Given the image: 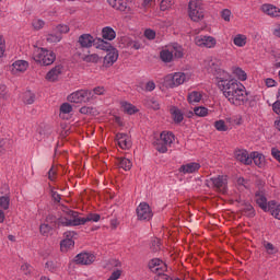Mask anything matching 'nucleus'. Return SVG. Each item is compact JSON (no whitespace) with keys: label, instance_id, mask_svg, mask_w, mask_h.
I'll list each match as a JSON object with an SVG mask.
<instances>
[{"label":"nucleus","instance_id":"42","mask_svg":"<svg viewBox=\"0 0 280 280\" xmlns=\"http://www.w3.org/2000/svg\"><path fill=\"white\" fill-rule=\"evenodd\" d=\"M73 110V107L69 103H63L60 106V117H65V115H69Z\"/></svg>","mask_w":280,"mask_h":280},{"label":"nucleus","instance_id":"17","mask_svg":"<svg viewBox=\"0 0 280 280\" xmlns=\"http://www.w3.org/2000/svg\"><path fill=\"white\" fill-rule=\"evenodd\" d=\"M28 67H30V63L27 61L16 60L11 65L10 71L13 75H19V73H25Z\"/></svg>","mask_w":280,"mask_h":280},{"label":"nucleus","instance_id":"26","mask_svg":"<svg viewBox=\"0 0 280 280\" xmlns=\"http://www.w3.org/2000/svg\"><path fill=\"white\" fill-rule=\"evenodd\" d=\"M170 113H171V117L175 124H180V121H183V119H185V115L183 114V112L180 109H178V107H175V106L171 107Z\"/></svg>","mask_w":280,"mask_h":280},{"label":"nucleus","instance_id":"39","mask_svg":"<svg viewBox=\"0 0 280 280\" xmlns=\"http://www.w3.org/2000/svg\"><path fill=\"white\" fill-rule=\"evenodd\" d=\"M118 166L121 168V170H125V172H128L132 168V162L126 158H120L118 160Z\"/></svg>","mask_w":280,"mask_h":280},{"label":"nucleus","instance_id":"11","mask_svg":"<svg viewBox=\"0 0 280 280\" xmlns=\"http://www.w3.org/2000/svg\"><path fill=\"white\" fill-rule=\"evenodd\" d=\"M136 213L138 220H140L141 222H150V220H152V218L154 217L152 208H150V205H148V202H140L136 209Z\"/></svg>","mask_w":280,"mask_h":280},{"label":"nucleus","instance_id":"58","mask_svg":"<svg viewBox=\"0 0 280 280\" xmlns=\"http://www.w3.org/2000/svg\"><path fill=\"white\" fill-rule=\"evenodd\" d=\"M237 185L238 187H245V189L248 188V182L244 177L237 179Z\"/></svg>","mask_w":280,"mask_h":280},{"label":"nucleus","instance_id":"13","mask_svg":"<svg viewBox=\"0 0 280 280\" xmlns=\"http://www.w3.org/2000/svg\"><path fill=\"white\" fill-rule=\"evenodd\" d=\"M197 47H206V49H213L218 45V40L213 36L201 35L195 38Z\"/></svg>","mask_w":280,"mask_h":280},{"label":"nucleus","instance_id":"7","mask_svg":"<svg viewBox=\"0 0 280 280\" xmlns=\"http://www.w3.org/2000/svg\"><path fill=\"white\" fill-rule=\"evenodd\" d=\"M188 16L194 23H200L205 19L202 0H190L188 3Z\"/></svg>","mask_w":280,"mask_h":280},{"label":"nucleus","instance_id":"51","mask_svg":"<svg viewBox=\"0 0 280 280\" xmlns=\"http://www.w3.org/2000/svg\"><path fill=\"white\" fill-rule=\"evenodd\" d=\"M144 36H145V38H148V40H154L156 38V32L148 28L144 31Z\"/></svg>","mask_w":280,"mask_h":280},{"label":"nucleus","instance_id":"30","mask_svg":"<svg viewBox=\"0 0 280 280\" xmlns=\"http://www.w3.org/2000/svg\"><path fill=\"white\" fill-rule=\"evenodd\" d=\"M20 98L24 104H34L36 95L32 91L27 90L21 94Z\"/></svg>","mask_w":280,"mask_h":280},{"label":"nucleus","instance_id":"49","mask_svg":"<svg viewBox=\"0 0 280 280\" xmlns=\"http://www.w3.org/2000/svg\"><path fill=\"white\" fill-rule=\"evenodd\" d=\"M232 12L229 9H223L221 11V19H223V21H225L226 23H229L231 21V16H232Z\"/></svg>","mask_w":280,"mask_h":280},{"label":"nucleus","instance_id":"23","mask_svg":"<svg viewBox=\"0 0 280 280\" xmlns=\"http://www.w3.org/2000/svg\"><path fill=\"white\" fill-rule=\"evenodd\" d=\"M261 11L267 14L268 16H272L273 19H277L280 16V9L279 7H275L273 4H262Z\"/></svg>","mask_w":280,"mask_h":280},{"label":"nucleus","instance_id":"21","mask_svg":"<svg viewBox=\"0 0 280 280\" xmlns=\"http://www.w3.org/2000/svg\"><path fill=\"white\" fill-rule=\"evenodd\" d=\"M255 200L258 207L262 209V211H268L270 209V202L266 198V194L261 190L257 191L255 195Z\"/></svg>","mask_w":280,"mask_h":280},{"label":"nucleus","instance_id":"56","mask_svg":"<svg viewBox=\"0 0 280 280\" xmlns=\"http://www.w3.org/2000/svg\"><path fill=\"white\" fill-rule=\"evenodd\" d=\"M271 156H273L276 159V161H278V163H280V151L277 148H272L271 149Z\"/></svg>","mask_w":280,"mask_h":280},{"label":"nucleus","instance_id":"28","mask_svg":"<svg viewBox=\"0 0 280 280\" xmlns=\"http://www.w3.org/2000/svg\"><path fill=\"white\" fill-rule=\"evenodd\" d=\"M60 219H58L55 224H49V223H43L40 226H39V232L42 235H49L51 229H54V226H56V224L58 226H62V224L60 222H58Z\"/></svg>","mask_w":280,"mask_h":280},{"label":"nucleus","instance_id":"1","mask_svg":"<svg viewBox=\"0 0 280 280\" xmlns=\"http://www.w3.org/2000/svg\"><path fill=\"white\" fill-rule=\"evenodd\" d=\"M217 86H219L224 97L228 98V102L233 104V106H244V104L248 102L246 88L235 79L225 78L219 80Z\"/></svg>","mask_w":280,"mask_h":280},{"label":"nucleus","instance_id":"19","mask_svg":"<svg viewBox=\"0 0 280 280\" xmlns=\"http://www.w3.org/2000/svg\"><path fill=\"white\" fill-rule=\"evenodd\" d=\"M234 158L236 161H240V163H243L244 165H252L253 164V158L248 154V151L244 149H237L234 152Z\"/></svg>","mask_w":280,"mask_h":280},{"label":"nucleus","instance_id":"31","mask_svg":"<svg viewBox=\"0 0 280 280\" xmlns=\"http://www.w3.org/2000/svg\"><path fill=\"white\" fill-rule=\"evenodd\" d=\"M233 43L236 47H246V43H248V37L244 34H237L234 36Z\"/></svg>","mask_w":280,"mask_h":280},{"label":"nucleus","instance_id":"8","mask_svg":"<svg viewBox=\"0 0 280 280\" xmlns=\"http://www.w3.org/2000/svg\"><path fill=\"white\" fill-rule=\"evenodd\" d=\"M206 185L220 194H226V190L229 189V178L226 175L210 177L206 180Z\"/></svg>","mask_w":280,"mask_h":280},{"label":"nucleus","instance_id":"50","mask_svg":"<svg viewBox=\"0 0 280 280\" xmlns=\"http://www.w3.org/2000/svg\"><path fill=\"white\" fill-rule=\"evenodd\" d=\"M148 106H150V108H153V110H159V108H161V104H159V101L156 98L149 100Z\"/></svg>","mask_w":280,"mask_h":280},{"label":"nucleus","instance_id":"59","mask_svg":"<svg viewBox=\"0 0 280 280\" xmlns=\"http://www.w3.org/2000/svg\"><path fill=\"white\" fill-rule=\"evenodd\" d=\"M121 277V270L114 271L107 280H117Z\"/></svg>","mask_w":280,"mask_h":280},{"label":"nucleus","instance_id":"64","mask_svg":"<svg viewBox=\"0 0 280 280\" xmlns=\"http://www.w3.org/2000/svg\"><path fill=\"white\" fill-rule=\"evenodd\" d=\"M152 246H154L153 250H159V248H161V240L155 238V240L152 242Z\"/></svg>","mask_w":280,"mask_h":280},{"label":"nucleus","instance_id":"63","mask_svg":"<svg viewBox=\"0 0 280 280\" xmlns=\"http://www.w3.org/2000/svg\"><path fill=\"white\" fill-rule=\"evenodd\" d=\"M265 84L270 89L272 86H277V81H275L273 79H266Z\"/></svg>","mask_w":280,"mask_h":280},{"label":"nucleus","instance_id":"25","mask_svg":"<svg viewBox=\"0 0 280 280\" xmlns=\"http://www.w3.org/2000/svg\"><path fill=\"white\" fill-rule=\"evenodd\" d=\"M262 248L265 249L266 255L269 257H275V255L279 253V248L268 241L262 242Z\"/></svg>","mask_w":280,"mask_h":280},{"label":"nucleus","instance_id":"36","mask_svg":"<svg viewBox=\"0 0 280 280\" xmlns=\"http://www.w3.org/2000/svg\"><path fill=\"white\" fill-rule=\"evenodd\" d=\"M271 215L276 218L277 220H280V206L277 205L275 201H269V209Z\"/></svg>","mask_w":280,"mask_h":280},{"label":"nucleus","instance_id":"35","mask_svg":"<svg viewBox=\"0 0 280 280\" xmlns=\"http://www.w3.org/2000/svg\"><path fill=\"white\" fill-rule=\"evenodd\" d=\"M121 108H122L124 113H127V115H135V113H139V109L137 108V106H135L128 102H122Z\"/></svg>","mask_w":280,"mask_h":280},{"label":"nucleus","instance_id":"24","mask_svg":"<svg viewBox=\"0 0 280 280\" xmlns=\"http://www.w3.org/2000/svg\"><path fill=\"white\" fill-rule=\"evenodd\" d=\"M62 73V67L61 66H56L52 68L47 74H46V80L49 82H56L58 80L59 75Z\"/></svg>","mask_w":280,"mask_h":280},{"label":"nucleus","instance_id":"38","mask_svg":"<svg viewBox=\"0 0 280 280\" xmlns=\"http://www.w3.org/2000/svg\"><path fill=\"white\" fill-rule=\"evenodd\" d=\"M73 246H75V242H73V240L71 238H65L60 243V248L62 253H67V250H70V248H73Z\"/></svg>","mask_w":280,"mask_h":280},{"label":"nucleus","instance_id":"6","mask_svg":"<svg viewBox=\"0 0 280 280\" xmlns=\"http://www.w3.org/2000/svg\"><path fill=\"white\" fill-rule=\"evenodd\" d=\"M191 79V74L185 72H175L167 74L164 78V86L166 89H174L176 86H180V84H185V82H189Z\"/></svg>","mask_w":280,"mask_h":280},{"label":"nucleus","instance_id":"52","mask_svg":"<svg viewBox=\"0 0 280 280\" xmlns=\"http://www.w3.org/2000/svg\"><path fill=\"white\" fill-rule=\"evenodd\" d=\"M91 93H93V98H94L95 95H104V93H106V89H104V86H97V88H94L93 91H91Z\"/></svg>","mask_w":280,"mask_h":280},{"label":"nucleus","instance_id":"10","mask_svg":"<svg viewBox=\"0 0 280 280\" xmlns=\"http://www.w3.org/2000/svg\"><path fill=\"white\" fill-rule=\"evenodd\" d=\"M93 100V92L91 90H79L68 96V102L73 104H82V102H91Z\"/></svg>","mask_w":280,"mask_h":280},{"label":"nucleus","instance_id":"2","mask_svg":"<svg viewBox=\"0 0 280 280\" xmlns=\"http://www.w3.org/2000/svg\"><path fill=\"white\" fill-rule=\"evenodd\" d=\"M102 217L98 213H89L86 217H80V213L69 210L65 217L59 218V224L62 226H82L86 222H100Z\"/></svg>","mask_w":280,"mask_h":280},{"label":"nucleus","instance_id":"16","mask_svg":"<svg viewBox=\"0 0 280 280\" xmlns=\"http://www.w3.org/2000/svg\"><path fill=\"white\" fill-rule=\"evenodd\" d=\"M93 43H95V38L91 34H82L78 39L80 48L77 49V51H80V49H91V47H93Z\"/></svg>","mask_w":280,"mask_h":280},{"label":"nucleus","instance_id":"53","mask_svg":"<svg viewBox=\"0 0 280 280\" xmlns=\"http://www.w3.org/2000/svg\"><path fill=\"white\" fill-rule=\"evenodd\" d=\"M56 30L58 32L57 34H68L69 26L65 25V24H61V25H58Z\"/></svg>","mask_w":280,"mask_h":280},{"label":"nucleus","instance_id":"57","mask_svg":"<svg viewBox=\"0 0 280 280\" xmlns=\"http://www.w3.org/2000/svg\"><path fill=\"white\" fill-rule=\"evenodd\" d=\"M154 89H156V84L154 83V81L147 82L145 91L152 92L154 91Z\"/></svg>","mask_w":280,"mask_h":280},{"label":"nucleus","instance_id":"60","mask_svg":"<svg viewBox=\"0 0 280 280\" xmlns=\"http://www.w3.org/2000/svg\"><path fill=\"white\" fill-rule=\"evenodd\" d=\"M154 3H156V0H143L142 7L152 8V5H154Z\"/></svg>","mask_w":280,"mask_h":280},{"label":"nucleus","instance_id":"44","mask_svg":"<svg viewBox=\"0 0 280 280\" xmlns=\"http://www.w3.org/2000/svg\"><path fill=\"white\" fill-rule=\"evenodd\" d=\"M0 208L3 209L4 211H8V209H10V197H0Z\"/></svg>","mask_w":280,"mask_h":280},{"label":"nucleus","instance_id":"48","mask_svg":"<svg viewBox=\"0 0 280 280\" xmlns=\"http://www.w3.org/2000/svg\"><path fill=\"white\" fill-rule=\"evenodd\" d=\"M32 25L34 30H43L45 27V21L40 19H34Z\"/></svg>","mask_w":280,"mask_h":280},{"label":"nucleus","instance_id":"20","mask_svg":"<svg viewBox=\"0 0 280 280\" xmlns=\"http://www.w3.org/2000/svg\"><path fill=\"white\" fill-rule=\"evenodd\" d=\"M200 170V163L198 162H189L182 165L178 170L179 174H196Z\"/></svg>","mask_w":280,"mask_h":280},{"label":"nucleus","instance_id":"14","mask_svg":"<svg viewBox=\"0 0 280 280\" xmlns=\"http://www.w3.org/2000/svg\"><path fill=\"white\" fill-rule=\"evenodd\" d=\"M95 261V255L91 253H80L74 257V264H80L81 266H91Z\"/></svg>","mask_w":280,"mask_h":280},{"label":"nucleus","instance_id":"37","mask_svg":"<svg viewBox=\"0 0 280 280\" xmlns=\"http://www.w3.org/2000/svg\"><path fill=\"white\" fill-rule=\"evenodd\" d=\"M45 270H48V272H58L60 270V262L48 260L45 264Z\"/></svg>","mask_w":280,"mask_h":280},{"label":"nucleus","instance_id":"45","mask_svg":"<svg viewBox=\"0 0 280 280\" xmlns=\"http://www.w3.org/2000/svg\"><path fill=\"white\" fill-rule=\"evenodd\" d=\"M172 5H174V0H162L160 2V10L165 12V10H170V8H172Z\"/></svg>","mask_w":280,"mask_h":280},{"label":"nucleus","instance_id":"4","mask_svg":"<svg viewBox=\"0 0 280 280\" xmlns=\"http://www.w3.org/2000/svg\"><path fill=\"white\" fill-rule=\"evenodd\" d=\"M203 67L208 71V73H212V75H215L217 84L218 82H220V80H225V78H231V74L222 70L220 68V63L218 59H213V57L206 58V60L203 61Z\"/></svg>","mask_w":280,"mask_h":280},{"label":"nucleus","instance_id":"41","mask_svg":"<svg viewBox=\"0 0 280 280\" xmlns=\"http://www.w3.org/2000/svg\"><path fill=\"white\" fill-rule=\"evenodd\" d=\"M113 48L110 43L105 42L104 39H98L96 43V49H102L103 51H109Z\"/></svg>","mask_w":280,"mask_h":280},{"label":"nucleus","instance_id":"15","mask_svg":"<svg viewBox=\"0 0 280 280\" xmlns=\"http://www.w3.org/2000/svg\"><path fill=\"white\" fill-rule=\"evenodd\" d=\"M116 141L121 150H130L132 148V139L128 133H117Z\"/></svg>","mask_w":280,"mask_h":280},{"label":"nucleus","instance_id":"12","mask_svg":"<svg viewBox=\"0 0 280 280\" xmlns=\"http://www.w3.org/2000/svg\"><path fill=\"white\" fill-rule=\"evenodd\" d=\"M108 5L118 12H124V14H128L132 16L135 14V10L128 7V3L124 2L122 0H107Z\"/></svg>","mask_w":280,"mask_h":280},{"label":"nucleus","instance_id":"55","mask_svg":"<svg viewBox=\"0 0 280 280\" xmlns=\"http://www.w3.org/2000/svg\"><path fill=\"white\" fill-rule=\"evenodd\" d=\"M3 54H5V39L0 35V58H2Z\"/></svg>","mask_w":280,"mask_h":280},{"label":"nucleus","instance_id":"54","mask_svg":"<svg viewBox=\"0 0 280 280\" xmlns=\"http://www.w3.org/2000/svg\"><path fill=\"white\" fill-rule=\"evenodd\" d=\"M21 270L24 275H31L32 273V270L33 268L30 266V264H23L21 266Z\"/></svg>","mask_w":280,"mask_h":280},{"label":"nucleus","instance_id":"32","mask_svg":"<svg viewBox=\"0 0 280 280\" xmlns=\"http://www.w3.org/2000/svg\"><path fill=\"white\" fill-rule=\"evenodd\" d=\"M77 54L81 58V60H84V62H98L100 60V56H97V54L85 55L82 54L80 50H78Z\"/></svg>","mask_w":280,"mask_h":280},{"label":"nucleus","instance_id":"46","mask_svg":"<svg viewBox=\"0 0 280 280\" xmlns=\"http://www.w3.org/2000/svg\"><path fill=\"white\" fill-rule=\"evenodd\" d=\"M214 127L217 128V130H219V132H226V130H229V127H226L224 120L215 121Z\"/></svg>","mask_w":280,"mask_h":280},{"label":"nucleus","instance_id":"5","mask_svg":"<svg viewBox=\"0 0 280 280\" xmlns=\"http://www.w3.org/2000/svg\"><path fill=\"white\" fill-rule=\"evenodd\" d=\"M33 60L38 65H43L44 67H49V65H54L56 61V52L51 50H47L45 48L36 47L32 55Z\"/></svg>","mask_w":280,"mask_h":280},{"label":"nucleus","instance_id":"29","mask_svg":"<svg viewBox=\"0 0 280 280\" xmlns=\"http://www.w3.org/2000/svg\"><path fill=\"white\" fill-rule=\"evenodd\" d=\"M249 159H252V163L254 162L255 165H257V167H262L264 163L266 161V159L264 158V155L259 152H253L249 155Z\"/></svg>","mask_w":280,"mask_h":280},{"label":"nucleus","instance_id":"33","mask_svg":"<svg viewBox=\"0 0 280 280\" xmlns=\"http://www.w3.org/2000/svg\"><path fill=\"white\" fill-rule=\"evenodd\" d=\"M237 202H241L243 205L242 211L243 213H245V215H248V218H253L255 215V209L250 203L244 202L241 199H238Z\"/></svg>","mask_w":280,"mask_h":280},{"label":"nucleus","instance_id":"27","mask_svg":"<svg viewBox=\"0 0 280 280\" xmlns=\"http://www.w3.org/2000/svg\"><path fill=\"white\" fill-rule=\"evenodd\" d=\"M102 36L105 40H115V38L117 37V33L115 32V30H113V27L106 26L102 30Z\"/></svg>","mask_w":280,"mask_h":280},{"label":"nucleus","instance_id":"9","mask_svg":"<svg viewBox=\"0 0 280 280\" xmlns=\"http://www.w3.org/2000/svg\"><path fill=\"white\" fill-rule=\"evenodd\" d=\"M174 141H175L174 133L170 131H163L160 135V139L155 141V149L161 154H165V152H167V148H170V145H172Z\"/></svg>","mask_w":280,"mask_h":280},{"label":"nucleus","instance_id":"22","mask_svg":"<svg viewBox=\"0 0 280 280\" xmlns=\"http://www.w3.org/2000/svg\"><path fill=\"white\" fill-rule=\"evenodd\" d=\"M107 51V55L104 57V65L106 67H113V65H115V62H117L119 58V51L117 50V48H112Z\"/></svg>","mask_w":280,"mask_h":280},{"label":"nucleus","instance_id":"3","mask_svg":"<svg viewBox=\"0 0 280 280\" xmlns=\"http://www.w3.org/2000/svg\"><path fill=\"white\" fill-rule=\"evenodd\" d=\"M185 56V50L179 44H171L162 48L160 51V58L162 62H172L174 58H183Z\"/></svg>","mask_w":280,"mask_h":280},{"label":"nucleus","instance_id":"40","mask_svg":"<svg viewBox=\"0 0 280 280\" xmlns=\"http://www.w3.org/2000/svg\"><path fill=\"white\" fill-rule=\"evenodd\" d=\"M200 100H202V93H200L198 91H194L188 94L189 104H198V102H200Z\"/></svg>","mask_w":280,"mask_h":280},{"label":"nucleus","instance_id":"43","mask_svg":"<svg viewBox=\"0 0 280 280\" xmlns=\"http://www.w3.org/2000/svg\"><path fill=\"white\" fill-rule=\"evenodd\" d=\"M194 113L195 115H197V117H207V115H209V109L207 107H195L194 108Z\"/></svg>","mask_w":280,"mask_h":280},{"label":"nucleus","instance_id":"34","mask_svg":"<svg viewBox=\"0 0 280 280\" xmlns=\"http://www.w3.org/2000/svg\"><path fill=\"white\" fill-rule=\"evenodd\" d=\"M232 73L237 80H241V82H246L248 79V75L246 74V71H244L242 68H233Z\"/></svg>","mask_w":280,"mask_h":280},{"label":"nucleus","instance_id":"47","mask_svg":"<svg viewBox=\"0 0 280 280\" xmlns=\"http://www.w3.org/2000/svg\"><path fill=\"white\" fill-rule=\"evenodd\" d=\"M60 40H62V35L60 34H49L47 36V42L48 43H60Z\"/></svg>","mask_w":280,"mask_h":280},{"label":"nucleus","instance_id":"61","mask_svg":"<svg viewBox=\"0 0 280 280\" xmlns=\"http://www.w3.org/2000/svg\"><path fill=\"white\" fill-rule=\"evenodd\" d=\"M155 280H172V278H170V276L165 273L159 272L158 276L155 277Z\"/></svg>","mask_w":280,"mask_h":280},{"label":"nucleus","instance_id":"62","mask_svg":"<svg viewBox=\"0 0 280 280\" xmlns=\"http://www.w3.org/2000/svg\"><path fill=\"white\" fill-rule=\"evenodd\" d=\"M49 180H56V168L51 167L48 172Z\"/></svg>","mask_w":280,"mask_h":280},{"label":"nucleus","instance_id":"18","mask_svg":"<svg viewBox=\"0 0 280 280\" xmlns=\"http://www.w3.org/2000/svg\"><path fill=\"white\" fill-rule=\"evenodd\" d=\"M149 268L151 272H155V275H159V272L164 273L165 270H167V265L163 262V260L159 258H154L149 262Z\"/></svg>","mask_w":280,"mask_h":280}]
</instances>
